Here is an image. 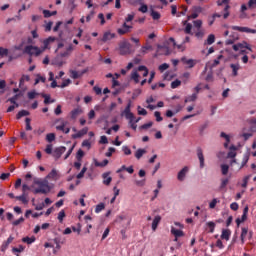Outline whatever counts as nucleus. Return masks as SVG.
Here are the masks:
<instances>
[{
    "label": "nucleus",
    "instance_id": "nucleus-1",
    "mask_svg": "<svg viewBox=\"0 0 256 256\" xmlns=\"http://www.w3.org/2000/svg\"><path fill=\"white\" fill-rule=\"evenodd\" d=\"M34 185H38L39 188L33 190L34 195H47V193H51V187L49 186V181L47 179L34 178Z\"/></svg>",
    "mask_w": 256,
    "mask_h": 256
},
{
    "label": "nucleus",
    "instance_id": "nucleus-2",
    "mask_svg": "<svg viewBox=\"0 0 256 256\" xmlns=\"http://www.w3.org/2000/svg\"><path fill=\"white\" fill-rule=\"evenodd\" d=\"M25 53H27V55H35L36 57H39V55L41 53H43V50L39 49V47L37 46H33V45H29V46H26L25 49H24Z\"/></svg>",
    "mask_w": 256,
    "mask_h": 256
},
{
    "label": "nucleus",
    "instance_id": "nucleus-3",
    "mask_svg": "<svg viewBox=\"0 0 256 256\" xmlns=\"http://www.w3.org/2000/svg\"><path fill=\"white\" fill-rule=\"evenodd\" d=\"M120 55H130L131 53V43L123 41L119 45Z\"/></svg>",
    "mask_w": 256,
    "mask_h": 256
},
{
    "label": "nucleus",
    "instance_id": "nucleus-4",
    "mask_svg": "<svg viewBox=\"0 0 256 256\" xmlns=\"http://www.w3.org/2000/svg\"><path fill=\"white\" fill-rule=\"evenodd\" d=\"M123 114L125 115V118L129 120V123H133L135 115L133 114V112H131V102L127 104L123 111Z\"/></svg>",
    "mask_w": 256,
    "mask_h": 256
},
{
    "label": "nucleus",
    "instance_id": "nucleus-5",
    "mask_svg": "<svg viewBox=\"0 0 256 256\" xmlns=\"http://www.w3.org/2000/svg\"><path fill=\"white\" fill-rule=\"evenodd\" d=\"M217 5H218V7H221V5H226L225 7H224V14H223V17H224V19H227L228 17H229V9H231V6H229V0H218L217 1Z\"/></svg>",
    "mask_w": 256,
    "mask_h": 256
},
{
    "label": "nucleus",
    "instance_id": "nucleus-6",
    "mask_svg": "<svg viewBox=\"0 0 256 256\" xmlns=\"http://www.w3.org/2000/svg\"><path fill=\"white\" fill-rule=\"evenodd\" d=\"M233 31H239V33H251L255 35L256 29H251L249 27H243V26H232L231 27Z\"/></svg>",
    "mask_w": 256,
    "mask_h": 256
},
{
    "label": "nucleus",
    "instance_id": "nucleus-7",
    "mask_svg": "<svg viewBox=\"0 0 256 256\" xmlns=\"http://www.w3.org/2000/svg\"><path fill=\"white\" fill-rule=\"evenodd\" d=\"M196 154L200 163V169L205 167V156L203 155V149L201 147H197Z\"/></svg>",
    "mask_w": 256,
    "mask_h": 256
},
{
    "label": "nucleus",
    "instance_id": "nucleus-8",
    "mask_svg": "<svg viewBox=\"0 0 256 256\" xmlns=\"http://www.w3.org/2000/svg\"><path fill=\"white\" fill-rule=\"evenodd\" d=\"M249 213V206H246L244 209H243V214L241 216V218H237L236 219V224H237V227H239V225H241V223H245V221H247V215Z\"/></svg>",
    "mask_w": 256,
    "mask_h": 256
},
{
    "label": "nucleus",
    "instance_id": "nucleus-9",
    "mask_svg": "<svg viewBox=\"0 0 256 256\" xmlns=\"http://www.w3.org/2000/svg\"><path fill=\"white\" fill-rule=\"evenodd\" d=\"M88 69H84L82 71H77V70H70V77L71 79H81L85 73H87Z\"/></svg>",
    "mask_w": 256,
    "mask_h": 256
},
{
    "label": "nucleus",
    "instance_id": "nucleus-10",
    "mask_svg": "<svg viewBox=\"0 0 256 256\" xmlns=\"http://www.w3.org/2000/svg\"><path fill=\"white\" fill-rule=\"evenodd\" d=\"M67 125H69V122L62 121V125H56V130L62 131V133H65L67 135L71 131V128L67 127ZM65 127H67V128H65Z\"/></svg>",
    "mask_w": 256,
    "mask_h": 256
},
{
    "label": "nucleus",
    "instance_id": "nucleus-11",
    "mask_svg": "<svg viewBox=\"0 0 256 256\" xmlns=\"http://www.w3.org/2000/svg\"><path fill=\"white\" fill-rule=\"evenodd\" d=\"M232 47L235 51H241L244 49H248V51H252L251 48L249 47V44L245 41L242 43L234 44Z\"/></svg>",
    "mask_w": 256,
    "mask_h": 256
},
{
    "label": "nucleus",
    "instance_id": "nucleus-12",
    "mask_svg": "<svg viewBox=\"0 0 256 256\" xmlns=\"http://www.w3.org/2000/svg\"><path fill=\"white\" fill-rule=\"evenodd\" d=\"M189 173V168L185 166L182 168L177 175L178 181H185V178L187 177V174Z\"/></svg>",
    "mask_w": 256,
    "mask_h": 256
},
{
    "label": "nucleus",
    "instance_id": "nucleus-13",
    "mask_svg": "<svg viewBox=\"0 0 256 256\" xmlns=\"http://www.w3.org/2000/svg\"><path fill=\"white\" fill-rule=\"evenodd\" d=\"M67 151V148L64 146L55 148L54 152H53V157L55 159H61V155H63V153H65Z\"/></svg>",
    "mask_w": 256,
    "mask_h": 256
},
{
    "label": "nucleus",
    "instance_id": "nucleus-14",
    "mask_svg": "<svg viewBox=\"0 0 256 256\" xmlns=\"http://www.w3.org/2000/svg\"><path fill=\"white\" fill-rule=\"evenodd\" d=\"M15 239V237L13 236H9L8 239L6 241H4L1 245V251L3 253H5V251H7V249H9V245H11V243H13V240Z\"/></svg>",
    "mask_w": 256,
    "mask_h": 256
},
{
    "label": "nucleus",
    "instance_id": "nucleus-15",
    "mask_svg": "<svg viewBox=\"0 0 256 256\" xmlns=\"http://www.w3.org/2000/svg\"><path fill=\"white\" fill-rule=\"evenodd\" d=\"M74 49L75 47L73 46V44H69L68 47H66V50L60 53V57H70Z\"/></svg>",
    "mask_w": 256,
    "mask_h": 256
},
{
    "label": "nucleus",
    "instance_id": "nucleus-16",
    "mask_svg": "<svg viewBox=\"0 0 256 256\" xmlns=\"http://www.w3.org/2000/svg\"><path fill=\"white\" fill-rule=\"evenodd\" d=\"M248 235H249V228L242 227L241 235H240V240L242 245H245V239H247Z\"/></svg>",
    "mask_w": 256,
    "mask_h": 256
},
{
    "label": "nucleus",
    "instance_id": "nucleus-17",
    "mask_svg": "<svg viewBox=\"0 0 256 256\" xmlns=\"http://www.w3.org/2000/svg\"><path fill=\"white\" fill-rule=\"evenodd\" d=\"M89 128L84 127L82 130L78 131L76 134L72 135V139H81L84 135H87Z\"/></svg>",
    "mask_w": 256,
    "mask_h": 256
},
{
    "label": "nucleus",
    "instance_id": "nucleus-18",
    "mask_svg": "<svg viewBox=\"0 0 256 256\" xmlns=\"http://www.w3.org/2000/svg\"><path fill=\"white\" fill-rule=\"evenodd\" d=\"M55 41H57V38L53 36H50L47 39H45L43 41V45H44L43 51H45V49H49V45H51V43H55Z\"/></svg>",
    "mask_w": 256,
    "mask_h": 256
},
{
    "label": "nucleus",
    "instance_id": "nucleus-19",
    "mask_svg": "<svg viewBox=\"0 0 256 256\" xmlns=\"http://www.w3.org/2000/svg\"><path fill=\"white\" fill-rule=\"evenodd\" d=\"M182 63H184L185 65H188L189 69H193V67H195V65H197V61L193 60V59H187L185 57H183L181 59Z\"/></svg>",
    "mask_w": 256,
    "mask_h": 256
},
{
    "label": "nucleus",
    "instance_id": "nucleus-20",
    "mask_svg": "<svg viewBox=\"0 0 256 256\" xmlns=\"http://www.w3.org/2000/svg\"><path fill=\"white\" fill-rule=\"evenodd\" d=\"M115 33H111V32H105L103 34V37L101 39V41H103V43H107V41H111V39H115Z\"/></svg>",
    "mask_w": 256,
    "mask_h": 256
},
{
    "label": "nucleus",
    "instance_id": "nucleus-21",
    "mask_svg": "<svg viewBox=\"0 0 256 256\" xmlns=\"http://www.w3.org/2000/svg\"><path fill=\"white\" fill-rule=\"evenodd\" d=\"M230 69H232L233 77H237V75H239V69H241V65L239 63L230 64Z\"/></svg>",
    "mask_w": 256,
    "mask_h": 256
},
{
    "label": "nucleus",
    "instance_id": "nucleus-22",
    "mask_svg": "<svg viewBox=\"0 0 256 256\" xmlns=\"http://www.w3.org/2000/svg\"><path fill=\"white\" fill-rule=\"evenodd\" d=\"M236 151H237V146L235 145L230 146V150L227 155L228 159H235V157H237Z\"/></svg>",
    "mask_w": 256,
    "mask_h": 256
},
{
    "label": "nucleus",
    "instance_id": "nucleus-23",
    "mask_svg": "<svg viewBox=\"0 0 256 256\" xmlns=\"http://www.w3.org/2000/svg\"><path fill=\"white\" fill-rule=\"evenodd\" d=\"M160 223H161V216L160 215L155 216L152 222V231H157V227H159Z\"/></svg>",
    "mask_w": 256,
    "mask_h": 256
},
{
    "label": "nucleus",
    "instance_id": "nucleus-24",
    "mask_svg": "<svg viewBox=\"0 0 256 256\" xmlns=\"http://www.w3.org/2000/svg\"><path fill=\"white\" fill-rule=\"evenodd\" d=\"M109 175H111L110 172H106L102 175V177L104 179L103 180L104 185H111V182L113 181V178Z\"/></svg>",
    "mask_w": 256,
    "mask_h": 256
},
{
    "label": "nucleus",
    "instance_id": "nucleus-25",
    "mask_svg": "<svg viewBox=\"0 0 256 256\" xmlns=\"http://www.w3.org/2000/svg\"><path fill=\"white\" fill-rule=\"evenodd\" d=\"M221 239L229 241L231 239V231L229 229H222Z\"/></svg>",
    "mask_w": 256,
    "mask_h": 256
},
{
    "label": "nucleus",
    "instance_id": "nucleus-26",
    "mask_svg": "<svg viewBox=\"0 0 256 256\" xmlns=\"http://www.w3.org/2000/svg\"><path fill=\"white\" fill-rule=\"evenodd\" d=\"M81 113H83V110H81V108L73 109L70 112L71 119H77V117H79V115H81Z\"/></svg>",
    "mask_w": 256,
    "mask_h": 256
},
{
    "label": "nucleus",
    "instance_id": "nucleus-27",
    "mask_svg": "<svg viewBox=\"0 0 256 256\" xmlns=\"http://www.w3.org/2000/svg\"><path fill=\"white\" fill-rule=\"evenodd\" d=\"M220 137L225 139L226 142L224 143V147L225 149H228L229 143H231V137H229V135H227L225 132H221Z\"/></svg>",
    "mask_w": 256,
    "mask_h": 256
},
{
    "label": "nucleus",
    "instance_id": "nucleus-28",
    "mask_svg": "<svg viewBox=\"0 0 256 256\" xmlns=\"http://www.w3.org/2000/svg\"><path fill=\"white\" fill-rule=\"evenodd\" d=\"M171 233L176 237L175 241H177V238L183 237V235H185L182 230L175 229V227L171 228Z\"/></svg>",
    "mask_w": 256,
    "mask_h": 256
},
{
    "label": "nucleus",
    "instance_id": "nucleus-29",
    "mask_svg": "<svg viewBox=\"0 0 256 256\" xmlns=\"http://www.w3.org/2000/svg\"><path fill=\"white\" fill-rule=\"evenodd\" d=\"M15 199H17V201H21L24 205L29 203V200L27 199V193H22V195L16 196Z\"/></svg>",
    "mask_w": 256,
    "mask_h": 256
},
{
    "label": "nucleus",
    "instance_id": "nucleus-30",
    "mask_svg": "<svg viewBox=\"0 0 256 256\" xmlns=\"http://www.w3.org/2000/svg\"><path fill=\"white\" fill-rule=\"evenodd\" d=\"M21 97V94H16L13 97L9 98L8 101L9 103H12V105H15V107H19V103H17V99Z\"/></svg>",
    "mask_w": 256,
    "mask_h": 256
},
{
    "label": "nucleus",
    "instance_id": "nucleus-31",
    "mask_svg": "<svg viewBox=\"0 0 256 256\" xmlns=\"http://www.w3.org/2000/svg\"><path fill=\"white\" fill-rule=\"evenodd\" d=\"M147 154V150L143 149V148H139L136 152H135V157L136 159H141V157H143V155Z\"/></svg>",
    "mask_w": 256,
    "mask_h": 256
},
{
    "label": "nucleus",
    "instance_id": "nucleus-32",
    "mask_svg": "<svg viewBox=\"0 0 256 256\" xmlns=\"http://www.w3.org/2000/svg\"><path fill=\"white\" fill-rule=\"evenodd\" d=\"M57 170L52 169L51 172L46 176V179H54L57 180Z\"/></svg>",
    "mask_w": 256,
    "mask_h": 256
},
{
    "label": "nucleus",
    "instance_id": "nucleus-33",
    "mask_svg": "<svg viewBox=\"0 0 256 256\" xmlns=\"http://www.w3.org/2000/svg\"><path fill=\"white\" fill-rule=\"evenodd\" d=\"M29 115H30L29 111H27V110H21V111H19L18 114L16 115V119H21L22 117H27V116H29Z\"/></svg>",
    "mask_w": 256,
    "mask_h": 256
},
{
    "label": "nucleus",
    "instance_id": "nucleus-34",
    "mask_svg": "<svg viewBox=\"0 0 256 256\" xmlns=\"http://www.w3.org/2000/svg\"><path fill=\"white\" fill-rule=\"evenodd\" d=\"M227 185H229V178H223L221 180V184H220V191H223V189H225V187H227Z\"/></svg>",
    "mask_w": 256,
    "mask_h": 256
},
{
    "label": "nucleus",
    "instance_id": "nucleus-35",
    "mask_svg": "<svg viewBox=\"0 0 256 256\" xmlns=\"http://www.w3.org/2000/svg\"><path fill=\"white\" fill-rule=\"evenodd\" d=\"M109 165V160L104 159L102 162L95 161V167H107Z\"/></svg>",
    "mask_w": 256,
    "mask_h": 256
},
{
    "label": "nucleus",
    "instance_id": "nucleus-36",
    "mask_svg": "<svg viewBox=\"0 0 256 256\" xmlns=\"http://www.w3.org/2000/svg\"><path fill=\"white\" fill-rule=\"evenodd\" d=\"M42 97L44 98L45 105H49V103H55V100H51V96L47 94H42Z\"/></svg>",
    "mask_w": 256,
    "mask_h": 256
},
{
    "label": "nucleus",
    "instance_id": "nucleus-37",
    "mask_svg": "<svg viewBox=\"0 0 256 256\" xmlns=\"http://www.w3.org/2000/svg\"><path fill=\"white\" fill-rule=\"evenodd\" d=\"M215 43V35L210 34L205 42V45H213Z\"/></svg>",
    "mask_w": 256,
    "mask_h": 256
},
{
    "label": "nucleus",
    "instance_id": "nucleus-38",
    "mask_svg": "<svg viewBox=\"0 0 256 256\" xmlns=\"http://www.w3.org/2000/svg\"><path fill=\"white\" fill-rule=\"evenodd\" d=\"M193 101H197V93H194L185 99V103H191Z\"/></svg>",
    "mask_w": 256,
    "mask_h": 256
},
{
    "label": "nucleus",
    "instance_id": "nucleus-39",
    "mask_svg": "<svg viewBox=\"0 0 256 256\" xmlns=\"http://www.w3.org/2000/svg\"><path fill=\"white\" fill-rule=\"evenodd\" d=\"M131 79L134 83H139V73L137 71H133L131 73Z\"/></svg>",
    "mask_w": 256,
    "mask_h": 256
},
{
    "label": "nucleus",
    "instance_id": "nucleus-40",
    "mask_svg": "<svg viewBox=\"0 0 256 256\" xmlns=\"http://www.w3.org/2000/svg\"><path fill=\"white\" fill-rule=\"evenodd\" d=\"M117 32L118 35H126V33H131V28H119Z\"/></svg>",
    "mask_w": 256,
    "mask_h": 256
},
{
    "label": "nucleus",
    "instance_id": "nucleus-41",
    "mask_svg": "<svg viewBox=\"0 0 256 256\" xmlns=\"http://www.w3.org/2000/svg\"><path fill=\"white\" fill-rule=\"evenodd\" d=\"M138 71H143V77H147L149 75V69L146 66H139Z\"/></svg>",
    "mask_w": 256,
    "mask_h": 256
},
{
    "label": "nucleus",
    "instance_id": "nucleus-42",
    "mask_svg": "<svg viewBox=\"0 0 256 256\" xmlns=\"http://www.w3.org/2000/svg\"><path fill=\"white\" fill-rule=\"evenodd\" d=\"M22 241L27 243V245H31V243H35V237H24Z\"/></svg>",
    "mask_w": 256,
    "mask_h": 256
},
{
    "label": "nucleus",
    "instance_id": "nucleus-43",
    "mask_svg": "<svg viewBox=\"0 0 256 256\" xmlns=\"http://www.w3.org/2000/svg\"><path fill=\"white\" fill-rule=\"evenodd\" d=\"M151 17H152V19H154V21H157V20L161 19V14L155 10H152Z\"/></svg>",
    "mask_w": 256,
    "mask_h": 256
},
{
    "label": "nucleus",
    "instance_id": "nucleus-44",
    "mask_svg": "<svg viewBox=\"0 0 256 256\" xmlns=\"http://www.w3.org/2000/svg\"><path fill=\"white\" fill-rule=\"evenodd\" d=\"M247 163H249V154L244 155L240 169H243Z\"/></svg>",
    "mask_w": 256,
    "mask_h": 256
},
{
    "label": "nucleus",
    "instance_id": "nucleus-45",
    "mask_svg": "<svg viewBox=\"0 0 256 256\" xmlns=\"http://www.w3.org/2000/svg\"><path fill=\"white\" fill-rule=\"evenodd\" d=\"M247 163H249V154L244 155L240 169H243Z\"/></svg>",
    "mask_w": 256,
    "mask_h": 256
},
{
    "label": "nucleus",
    "instance_id": "nucleus-46",
    "mask_svg": "<svg viewBox=\"0 0 256 256\" xmlns=\"http://www.w3.org/2000/svg\"><path fill=\"white\" fill-rule=\"evenodd\" d=\"M221 171H222V175H227L229 173V165L222 164L221 165Z\"/></svg>",
    "mask_w": 256,
    "mask_h": 256
},
{
    "label": "nucleus",
    "instance_id": "nucleus-47",
    "mask_svg": "<svg viewBox=\"0 0 256 256\" xmlns=\"http://www.w3.org/2000/svg\"><path fill=\"white\" fill-rule=\"evenodd\" d=\"M9 55V49L0 47V57H7Z\"/></svg>",
    "mask_w": 256,
    "mask_h": 256
},
{
    "label": "nucleus",
    "instance_id": "nucleus-48",
    "mask_svg": "<svg viewBox=\"0 0 256 256\" xmlns=\"http://www.w3.org/2000/svg\"><path fill=\"white\" fill-rule=\"evenodd\" d=\"M83 157H85V152L82 149H79L76 154V159L78 161H81V159H83Z\"/></svg>",
    "mask_w": 256,
    "mask_h": 256
},
{
    "label": "nucleus",
    "instance_id": "nucleus-49",
    "mask_svg": "<svg viewBox=\"0 0 256 256\" xmlns=\"http://www.w3.org/2000/svg\"><path fill=\"white\" fill-rule=\"evenodd\" d=\"M249 179H251V175H247V176H245L244 178H243V183H242V187L245 189V188H247V185H248V183H249Z\"/></svg>",
    "mask_w": 256,
    "mask_h": 256
},
{
    "label": "nucleus",
    "instance_id": "nucleus-50",
    "mask_svg": "<svg viewBox=\"0 0 256 256\" xmlns=\"http://www.w3.org/2000/svg\"><path fill=\"white\" fill-rule=\"evenodd\" d=\"M69 85H71V79H66L58 87H60L61 89H65V87H69Z\"/></svg>",
    "mask_w": 256,
    "mask_h": 256
},
{
    "label": "nucleus",
    "instance_id": "nucleus-51",
    "mask_svg": "<svg viewBox=\"0 0 256 256\" xmlns=\"http://www.w3.org/2000/svg\"><path fill=\"white\" fill-rule=\"evenodd\" d=\"M25 123H26V131H33V127H31V118H26Z\"/></svg>",
    "mask_w": 256,
    "mask_h": 256
},
{
    "label": "nucleus",
    "instance_id": "nucleus-52",
    "mask_svg": "<svg viewBox=\"0 0 256 256\" xmlns=\"http://www.w3.org/2000/svg\"><path fill=\"white\" fill-rule=\"evenodd\" d=\"M103 209H105V204L100 203V204L96 205L95 213H101V211H103Z\"/></svg>",
    "mask_w": 256,
    "mask_h": 256
},
{
    "label": "nucleus",
    "instance_id": "nucleus-53",
    "mask_svg": "<svg viewBox=\"0 0 256 256\" xmlns=\"http://www.w3.org/2000/svg\"><path fill=\"white\" fill-rule=\"evenodd\" d=\"M46 140L48 141V143H53V141L55 140V133H49L46 135Z\"/></svg>",
    "mask_w": 256,
    "mask_h": 256
},
{
    "label": "nucleus",
    "instance_id": "nucleus-54",
    "mask_svg": "<svg viewBox=\"0 0 256 256\" xmlns=\"http://www.w3.org/2000/svg\"><path fill=\"white\" fill-rule=\"evenodd\" d=\"M181 85V80L176 79L171 83V89H177Z\"/></svg>",
    "mask_w": 256,
    "mask_h": 256
},
{
    "label": "nucleus",
    "instance_id": "nucleus-55",
    "mask_svg": "<svg viewBox=\"0 0 256 256\" xmlns=\"http://www.w3.org/2000/svg\"><path fill=\"white\" fill-rule=\"evenodd\" d=\"M195 37H197V39H203V37H205V32L201 29H198V31L195 33Z\"/></svg>",
    "mask_w": 256,
    "mask_h": 256
},
{
    "label": "nucleus",
    "instance_id": "nucleus-56",
    "mask_svg": "<svg viewBox=\"0 0 256 256\" xmlns=\"http://www.w3.org/2000/svg\"><path fill=\"white\" fill-rule=\"evenodd\" d=\"M63 219H65V210H61L58 213V221H59V223H63Z\"/></svg>",
    "mask_w": 256,
    "mask_h": 256
},
{
    "label": "nucleus",
    "instance_id": "nucleus-57",
    "mask_svg": "<svg viewBox=\"0 0 256 256\" xmlns=\"http://www.w3.org/2000/svg\"><path fill=\"white\" fill-rule=\"evenodd\" d=\"M41 81V83H45V81H47V78L41 76V75H37V78L35 80V85H37L39 82Z\"/></svg>",
    "mask_w": 256,
    "mask_h": 256
},
{
    "label": "nucleus",
    "instance_id": "nucleus-58",
    "mask_svg": "<svg viewBox=\"0 0 256 256\" xmlns=\"http://www.w3.org/2000/svg\"><path fill=\"white\" fill-rule=\"evenodd\" d=\"M154 117L156 118V121L158 123H161V121H163V117H161V112L159 111L154 112Z\"/></svg>",
    "mask_w": 256,
    "mask_h": 256
},
{
    "label": "nucleus",
    "instance_id": "nucleus-59",
    "mask_svg": "<svg viewBox=\"0 0 256 256\" xmlns=\"http://www.w3.org/2000/svg\"><path fill=\"white\" fill-rule=\"evenodd\" d=\"M248 9H256V0L248 1Z\"/></svg>",
    "mask_w": 256,
    "mask_h": 256
},
{
    "label": "nucleus",
    "instance_id": "nucleus-60",
    "mask_svg": "<svg viewBox=\"0 0 256 256\" xmlns=\"http://www.w3.org/2000/svg\"><path fill=\"white\" fill-rule=\"evenodd\" d=\"M122 151H123L124 155H131V153H132L131 148L128 146H123Z\"/></svg>",
    "mask_w": 256,
    "mask_h": 256
},
{
    "label": "nucleus",
    "instance_id": "nucleus-61",
    "mask_svg": "<svg viewBox=\"0 0 256 256\" xmlns=\"http://www.w3.org/2000/svg\"><path fill=\"white\" fill-rule=\"evenodd\" d=\"M191 29H193V25H191V23H187L185 28V33L187 35H191Z\"/></svg>",
    "mask_w": 256,
    "mask_h": 256
},
{
    "label": "nucleus",
    "instance_id": "nucleus-62",
    "mask_svg": "<svg viewBox=\"0 0 256 256\" xmlns=\"http://www.w3.org/2000/svg\"><path fill=\"white\" fill-rule=\"evenodd\" d=\"M137 109H138V115H147V110H145V108L138 106Z\"/></svg>",
    "mask_w": 256,
    "mask_h": 256
},
{
    "label": "nucleus",
    "instance_id": "nucleus-63",
    "mask_svg": "<svg viewBox=\"0 0 256 256\" xmlns=\"http://www.w3.org/2000/svg\"><path fill=\"white\" fill-rule=\"evenodd\" d=\"M37 95H39L37 92L30 91V92H28V99H35L37 97Z\"/></svg>",
    "mask_w": 256,
    "mask_h": 256
},
{
    "label": "nucleus",
    "instance_id": "nucleus-64",
    "mask_svg": "<svg viewBox=\"0 0 256 256\" xmlns=\"http://www.w3.org/2000/svg\"><path fill=\"white\" fill-rule=\"evenodd\" d=\"M115 153V148L110 147L108 151L105 153L106 157H111Z\"/></svg>",
    "mask_w": 256,
    "mask_h": 256
}]
</instances>
